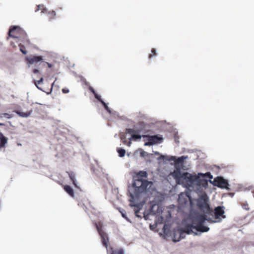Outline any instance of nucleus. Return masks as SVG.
<instances>
[{"label":"nucleus","instance_id":"obj_35","mask_svg":"<svg viewBox=\"0 0 254 254\" xmlns=\"http://www.w3.org/2000/svg\"><path fill=\"white\" fill-rule=\"evenodd\" d=\"M62 92L64 94H66L68 93L69 92V91L68 88H64L62 89Z\"/></svg>","mask_w":254,"mask_h":254},{"label":"nucleus","instance_id":"obj_22","mask_svg":"<svg viewBox=\"0 0 254 254\" xmlns=\"http://www.w3.org/2000/svg\"><path fill=\"white\" fill-rule=\"evenodd\" d=\"M141 138V136L139 134V133H135L132 134L130 137L128 138V140H130L131 141V140H136L137 139H140Z\"/></svg>","mask_w":254,"mask_h":254},{"label":"nucleus","instance_id":"obj_32","mask_svg":"<svg viewBox=\"0 0 254 254\" xmlns=\"http://www.w3.org/2000/svg\"><path fill=\"white\" fill-rule=\"evenodd\" d=\"M101 103L103 104L104 107L106 110V111L110 113L111 111L109 108L108 107V105L104 101H102Z\"/></svg>","mask_w":254,"mask_h":254},{"label":"nucleus","instance_id":"obj_43","mask_svg":"<svg viewBox=\"0 0 254 254\" xmlns=\"http://www.w3.org/2000/svg\"><path fill=\"white\" fill-rule=\"evenodd\" d=\"M122 216H123V217L126 218L125 215L124 213H122Z\"/></svg>","mask_w":254,"mask_h":254},{"label":"nucleus","instance_id":"obj_3","mask_svg":"<svg viewBox=\"0 0 254 254\" xmlns=\"http://www.w3.org/2000/svg\"><path fill=\"white\" fill-rule=\"evenodd\" d=\"M197 205L200 209L205 210L206 212L210 211V208L208 203V200L205 196H202L198 200Z\"/></svg>","mask_w":254,"mask_h":254},{"label":"nucleus","instance_id":"obj_7","mask_svg":"<svg viewBox=\"0 0 254 254\" xmlns=\"http://www.w3.org/2000/svg\"><path fill=\"white\" fill-rule=\"evenodd\" d=\"M97 229L98 232L101 236L102 243L104 246L106 247V249L108 247V243H109V238L108 237V235L106 232L103 231L101 228L98 226V225L96 224Z\"/></svg>","mask_w":254,"mask_h":254},{"label":"nucleus","instance_id":"obj_27","mask_svg":"<svg viewBox=\"0 0 254 254\" xmlns=\"http://www.w3.org/2000/svg\"><path fill=\"white\" fill-rule=\"evenodd\" d=\"M46 65H47L48 66V67H49V68H51L52 66V65L51 64L44 61V60L43 59V61H42V62L41 63V67H45Z\"/></svg>","mask_w":254,"mask_h":254},{"label":"nucleus","instance_id":"obj_17","mask_svg":"<svg viewBox=\"0 0 254 254\" xmlns=\"http://www.w3.org/2000/svg\"><path fill=\"white\" fill-rule=\"evenodd\" d=\"M195 226L192 225H188L185 227L183 229L185 232L187 234H190L193 233L192 229H194Z\"/></svg>","mask_w":254,"mask_h":254},{"label":"nucleus","instance_id":"obj_25","mask_svg":"<svg viewBox=\"0 0 254 254\" xmlns=\"http://www.w3.org/2000/svg\"><path fill=\"white\" fill-rule=\"evenodd\" d=\"M49 18L50 19H53L55 18L56 16V12L54 10L50 11L48 13Z\"/></svg>","mask_w":254,"mask_h":254},{"label":"nucleus","instance_id":"obj_38","mask_svg":"<svg viewBox=\"0 0 254 254\" xmlns=\"http://www.w3.org/2000/svg\"><path fill=\"white\" fill-rule=\"evenodd\" d=\"M33 72L34 73H37L39 72V70L38 69H33Z\"/></svg>","mask_w":254,"mask_h":254},{"label":"nucleus","instance_id":"obj_34","mask_svg":"<svg viewBox=\"0 0 254 254\" xmlns=\"http://www.w3.org/2000/svg\"><path fill=\"white\" fill-rule=\"evenodd\" d=\"M2 115L7 119H10L12 117V115H9L8 113H3Z\"/></svg>","mask_w":254,"mask_h":254},{"label":"nucleus","instance_id":"obj_19","mask_svg":"<svg viewBox=\"0 0 254 254\" xmlns=\"http://www.w3.org/2000/svg\"><path fill=\"white\" fill-rule=\"evenodd\" d=\"M64 190L71 196H74V191L73 189L70 186L68 185H65L64 186Z\"/></svg>","mask_w":254,"mask_h":254},{"label":"nucleus","instance_id":"obj_31","mask_svg":"<svg viewBox=\"0 0 254 254\" xmlns=\"http://www.w3.org/2000/svg\"><path fill=\"white\" fill-rule=\"evenodd\" d=\"M242 206L243 207V209L246 210H250V208L249 207V204L248 203L246 202L245 203H243L242 204Z\"/></svg>","mask_w":254,"mask_h":254},{"label":"nucleus","instance_id":"obj_10","mask_svg":"<svg viewBox=\"0 0 254 254\" xmlns=\"http://www.w3.org/2000/svg\"><path fill=\"white\" fill-rule=\"evenodd\" d=\"M224 210L223 206H217L214 209V214L216 219H220V217L225 218V216L224 215Z\"/></svg>","mask_w":254,"mask_h":254},{"label":"nucleus","instance_id":"obj_39","mask_svg":"<svg viewBox=\"0 0 254 254\" xmlns=\"http://www.w3.org/2000/svg\"><path fill=\"white\" fill-rule=\"evenodd\" d=\"M41 6V5H38L37 7H38V8H37V9L35 10V11H37L38 10H39L40 9V8Z\"/></svg>","mask_w":254,"mask_h":254},{"label":"nucleus","instance_id":"obj_1","mask_svg":"<svg viewBox=\"0 0 254 254\" xmlns=\"http://www.w3.org/2000/svg\"><path fill=\"white\" fill-rule=\"evenodd\" d=\"M133 176L132 187L133 189L132 193H130L129 205L136 206L134 204L135 198H138L141 195L145 194L148 187L152 185V182L146 180L148 173L145 171L135 172Z\"/></svg>","mask_w":254,"mask_h":254},{"label":"nucleus","instance_id":"obj_45","mask_svg":"<svg viewBox=\"0 0 254 254\" xmlns=\"http://www.w3.org/2000/svg\"><path fill=\"white\" fill-rule=\"evenodd\" d=\"M155 206V205H153L152 207V209H153Z\"/></svg>","mask_w":254,"mask_h":254},{"label":"nucleus","instance_id":"obj_20","mask_svg":"<svg viewBox=\"0 0 254 254\" xmlns=\"http://www.w3.org/2000/svg\"><path fill=\"white\" fill-rule=\"evenodd\" d=\"M110 254H124V251L122 248L114 249L113 248H111Z\"/></svg>","mask_w":254,"mask_h":254},{"label":"nucleus","instance_id":"obj_13","mask_svg":"<svg viewBox=\"0 0 254 254\" xmlns=\"http://www.w3.org/2000/svg\"><path fill=\"white\" fill-rule=\"evenodd\" d=\"M127 133H126V131L123 132H121L120 134V138L121 140L122 141V142L125 144L127 145V146H130L131 144V141L129 140L128 141L127 140V137H126V134Z\"/></svg>","mask_w":254,"mask_h":254},{"label":"nucleus","instance_id":"obj_30","mask_svg":"<svg viewBox=\"0 0 254 254\" xmlns=\"http://www.w3.org/2000/svg\"><path fill=\"white\" fill-rule=\"evenodd\" d=\"M186 158V157H185L184 156H182L181 157H179L178 159H177V160L175 161V162L176 163H182L184 161V159Z\"/></svg>","mask_w":254,"mask_h":254},{"label":"nucleus","instance_id":"obj_36","mask_svg":"<svg viewBox=\"0 0 254 254\" xmlns=\"http://www.w3.org/2000/svg\"><path fill=\"white\" fill-rule=\"evenodd\" d=\"M95 98H96L98 101H99L101 103L102 102V101H103L101 99V97H100L99 95H97V94H95Z\"/></svg>","mask_w":254,"mask_h":254},{"label":"nucleus","instance_id":"obj_4","mask_svg":"<svg viewBox=\"0 0 254 254\" xmlns=\"http://www.w3.org/2000/svg\"><path fill=\"white\" fill-rule=\"evenodd\" d=\"M215 186L222 189H228V181L221 177H218L214 180Z\"/></svg>","mask_w":254,"mask_h":254},{"label":"nucleus","instance_id":"obj_8","mask_svg":"<svg viewBox=\"0 0 254 254\" xmlns=\"http://www.w3.org/2000/svg\"><path fill=\"white\" fill-rule=\"evenodd\" d=\"M21 30L18 26L11 27L9 30L8 36L14 38H18V34Z\"/></svg>","mask_w":254,"mask_h":254},{"label":"nucleus","instance_id":"obj_40","mask_svg":"<svg viewBox=\"0 0 254 254\" xmlns=\"http://www.w3.org/2000/svg\"><path fill=\"white\" fill-rule=\"evenodd\" d=\"M46 8H43L42 10V12L44 13L45 12V11H46Z\"/></svg>","mask_w":254,"mask_h":254},{"label":"nucleus","instance_id":"obj_24","mask_svg":"<svg viewBox=\"0 0 254 254\" xmlns=\"http://www.w3.org/2000/svg\"><path fill=\"white\" fill-rule=\"evenodd\" d=\"M117 152L119 153V156L121 157L125 156L126 154V150L124 149L119 148L117 149Z\"/></svg>","mask_w":254,"mask_h":254},{"label":"nucleus","instance_id":"obj_33","mask_svg":"<svg viewBox=\"0 0 254 254\" xmlns=\"http://www.w3.org/2000/svg\"><path fill=\"white\" fill-rule=\"evenodd\" d=\"M147 154V153L143 151V150H141V151L140 152V156L142 157H144Z\"/></svg>","mask_w":254,"mask_h":254},{"label":"nucleus","instance_id":"obj_28","mask_svg":"<svg viewBox=\"0 0 254 254\" xmlns=\"http://www.w3.org/2000/svg\"><path fill=\"white\" fill-rule=\"evenodd\" d=\"M18 46L20 48V51L22 52V53L24 55L27 54V52L25 49V47L21 44H19Z\"/></svg>","mask_w":254,"mask_h":254},{"label":"nucleus","instance_id":"obj_44","mask_svg":"<svg viewBox=\"0 0 254 254\" xmlns=\"http://www.w3.org/2000/svg\"><path fill=\"white\" fill-rule=\"evenodd\" d=\"M253 196L254 197V190L253 191Z\"/></svg>","mask_w":254,"mask_h":254},{"label":"nucleus","instance_id":"obj_29","mask_svg":"<svg viewBox=\"0 0 254 254\" xmlns=\"http://www.w3.org/2000/svg\"><path fill=\"white\" fill-rule=\"evenodd\" d=\"M156 50L155 49L152 48L151 50V54L149 55L148 58L149 59H151L154 56H155L156 55Z\"/></svg>","mask_w":254,"mask_h":254},{"label":"nucleus","instance_id":"obj_26","mask_svg":"<svg viewBox=\"0 0 254 254\" xmlns=\"http://www.w3.org/2000/svg\"><path fill=\"white\" fill-rule=\"evenodd\" d=\"M134 204L135 205H136V204H135V202H134ZM139 206L138 204H136V206H134L135 207L134 211L135 215L136 217H140V216H139L138 215V213L139 212V210H140V208L139 207Z\"/></svg>","mask_w":254,"mask_h":254},{"label":"nucleus","instance_id":"obj_12","mask_svg":"<svg viewBox=\"0 0 254 254\" xmlns=\"http://www.w3.org/2000/svg\"><path fill=\"white\" fill-rule=\"evenodd\" d=\"M206 220L204 215H198L196 216L193 221L194 224H203Z\"/></svg>","mask_w":254,"mask_h":254},{"label":"nucleus","instance_id":"obj_14","mask_svg":"<svg viewBox=\"0 0 254 254\" xmlns=\"http://www.w3.org/2000/svg\"><path fill=\"white\" fill-rule=\"evenodd\" d=\"M194 229L199 232H206L209 231V228L203 225V224H196L195 225Z\"/></svg>","mask_w":254,"mask_h":254},{"label":"nucleus","instance_id":"obj_42","mask_svg":"<svg viewBox=\"0 0 254 254\" xmlns=\"http://www.w3.org/2000/svg\"><path fill=\"white\" fill-rule=\"evenodd\" d=\"M4 125H4V124H3V123H0V126H4Z\"/></svg>","mask_w":254,"mask_h":254},{"label":"nucleus","instance_id":"obj_15","mask_svg":"<svg viewBox=\"0 0 254 254\" xmlns=\"http://www.w3.org/2000/svg\"><path fill=\"white\" fill-rule=\"evenodd\" d=\"M7 142V138L0 132V148L5 147Z\"/></svg>","mask_w":254,"mask_h":254},{"label":"nucleus","instance_id":"obj_11","mask_svg":"<svg viewBox=\"0 0 254 254\" xmlns=\"http://www.w3.org/2000/svg\"><path fill=\"white\" fill-rule=\"evenodd\" d=\"M186 234L183 229L179 230L175 233L173 241L175 242L179 241L181 239L185 237Z\"/></svg>","mask_w":254,"mask_h":254},{"label":"nucleus","instance_id":"obj_5","mask_svg":"<svg viewBox=\"0 0 254 254\" xmlns=\"http://www.w3.org/2000/svg\"><path fill=\"white\" fill-rule=\"evenodd\" d=\"M43 57L41 56H30L26 58V61L28 64H39L41 66V63L43 61Z\"/></svg>","mask_w":254,"mask_h":254},{"label":"nucleus","instance_id":"obj_21","mask_svg":"<svg viewBox=\"0 0 254 254\" xmlns=\"http://www.w3.org/2000/svg\"><path fill=\"white\" fill-rule=\"evenodd\" d=\"M126 133H127L131 134V136L132 134L135 133H139L140 131L139 130H135L133 128H126Z\"/></svg>","mask_w":254,"mask_h":254},{"label":"nucleus","instance_id":"obj_6","mask_svg":"<svg viewBox=\"0 0 254 254\" xmlns=\"http://www.w3.org/2000/svg\"><path fill=\"white\" fill-rule=\"evenodd\" d=\"M190 200V196L186 193H182L179 195L178 201L180 207L186 206Z\"/></svg>","mask_w":254,"mask_h":254},{"label":"nucleus","instance_id":"obj_16","mask_svg":"<svg viewBox=\"0 0 254 254\" xmlns=\"http://www.w3.org/2000/svg\"><path fill=\"white\" fill-rule=\"evenodd\" d=\"M67 173L69 177L70 178L71 181L72 182L73 185L76 188H79L76 183V180L75 178V175L73 172L70 171L67 172Z\"/></svg>","mask_w":254,"mask_h":254},{"label":"nucleus","instance_id":"obj_46","mask_svg":"<svg viewBox=\"0 0 254 254\" xmlns=\"http://www.w3.org/2000/svg\"><path fill=\"white\" fill-rule=\"evenodd\" d=\"M53 85H54V83H52V87L53 86Z\"/></svg>","mask_w":254,"mask_h":254},{"label":"nucleus","instance_id":"obj_2","mask_svg":"<svg viewBox=\"0 0 254 254\" xmlns=\"http://www.w3.org/2000/svg\"><path fill=\"white\" fill-rule=\"evenodd\" d=\"M172 175L178 184L182 185L187 188L194 185H200L203 182L205 184L207 183L206 180L200 178V176L204 177V175L201 173H198L197 176L188 172L182 173L179 169H177L173 171Z\"/></svg>","mask_w":254,"mask_h":254},{"label":"nucleus","instance_id":"obj_23","mask_svg":"<svg viewBox=\"0 0 254 254\" xmlns=\"http://www.w3.org/2000/svg\"><path fill=\"white\" fill-rule=\"evenodd\" d=\"M43 77H41L39 80H37V81L35 80L34 81V83H35V85L36 86V87L39 89H40L41 90H43V89H42V87L40 86V85L41 83H43Z\"/></svg>","mask_w":254,"mask_h":254},{"label":"nucleus","instance_id":"obj_18","mask_svg":"<svg viewBox=\"0 0 254 254\" xmlns=\"http://www.w3.org/2000/svg\"><path fill=\"white\" fill-rule=\"evenodd\" d=\"M15 112L19 116L23 118H27L31 115L32 113V110L29 111L27 112L24 113L18 111H15Z\"/></svg>","mask_w":254,"mask_h":254},{"label":"nucleus","instance_id":"obj_9","mask_svg":"<svg viewBox=\"0 0 254 254\" xmlns=\"http://www.w3.org/2000/svg\"><path fill=\"white\" fill-rule=\"evenodd\" d=\"M145 136L148 137V140H150L151 142L153 143V145L160 143L163 140V137L161 135H145Z\"/></svg>","mask_w":254,"mask_h":254},{"label":"nucleus","instance_id":"obj_37","mask_svg":"<svg viewBox=\"0 0 254 254\" xmlns=\"http://www.w3.org/2000/svg\"><path fill=\"white\" fill-rule=\"evenodd\" d=\"M153 145V143L151 142L150 140H148V142H146L144 143L145 146H151Z\"/></svg>","mask_w":254,"mask_h":254},{"label":"nucleus","instance_id":"obj_41","mask_svg":"<svg viewBox=\"0 0 254 254\" xmlns=\"http://www.w3.org/2000/svg\"><path fill=\"white\" fill-rule=\"evenodd\" d=\"M160 158L161 159H164V156L163 155H161V156L160 157Z\"/></svg>","mask_w":254,"mask_h":254}]
</instances>
